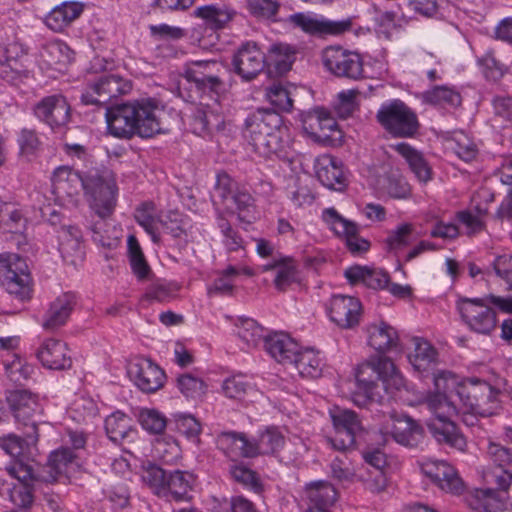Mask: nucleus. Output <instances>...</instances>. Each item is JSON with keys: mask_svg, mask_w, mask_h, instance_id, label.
Returning a JSON list of instances; mask_svg holds the SVG:
<instances>
[{"mask_svg": "<svg viewBox=\"0 0 512 512\" xmlns=\"http://www.w3.org/2000/svg\"><path fill=\"white\" fill-rule=\"evenodd\" d=\"M459 379L449 371H440L434 375L435 392L429 393L424 401L434 419L427 421V427L435 440L450 448L464 452L467 441L459 431L451 417L458 414L461 408L458 403L463 400L459 389L465 387Z\"/></svg>", "mask_w": 512, "mask_h": 512, "instance_id": "obj_1", "label": "nucleus"}, {"mask_svg": "<svg viewBox=\"0 0 512 512\" xmlns=\"http://www.w3.org/2000/svg\"><path fill=\"white\" fill-rule=\"evenodd\" d=\"M162 110L152 99L117 104L106 108V123L111 135L130 139L134 135L150 138L162 132Z\"/></svg>", "mask_w": 512, "mask_h": 512, "instance_id": "obj_2", "label": "nucleus"}, {"mask_svg": "<svg viewBox=\"0 0 512 512\" xmlns=\"http://www.w3.org/2000/svg\"><path fill=\"white\" fill-rule=\"evenodd\" d=\"M358 389L363 392L362 401L355 399L359 405L373 406L384 401L380 390L393 393L404 386V379L395 364L386 357H380L375 363L361 366L356 373Z\"/></svg>", "mask_w": 512, "mask_h": 512, "instance_id": "obj_3", "label": "nucleus"}, {"mask_svg": "<svg viewBox=\"0 0 512 512\" xmlns=\"http://www.w3.org/2000/svg\"><path fill=\"white\" fill-rule=\"evenodd\" d=\"M285 130L279 113L271 109H257L245 120L244 137L256 153L269 157L282 149Z\"/></svg>", "mask_w": 512, "mask_h": 512, "instance_id": "obj_4", "label": "nucleus"}, {"mask_svg": "<svg viewBox=\"0 0 512 512\" xmlns=\"http://www.w3.org/2000/svg\"><path fill=\"white\" fill-rule=\"evenodd\" d=\"M376 119L389 134L398 138H411L420 127L416 113L399 99L382 104Z\"/></svg>", "mask_w": 512, "mask_h": 512, "instance_id": "obj_5", "label": "nucleus"}, {"mask_svg": "<svg viewBox=\"0 0 512 512\" xmlns=\"http://www.w3.org/2000/svg\"><path fill=\"white\" fill-rule=\"evenodd\" d=\"M488 295L483 298L459 297L456 309L469 331L480 335H490L496 328L497 315L489 306Z\"/></svg>", "mask_w": 512, "mask_h": 512, "instance_id": "obj_6", "label": "nucleus"}, {"mask_svg": "<svg viewBox=\"0 0 512 512\" xmlns=\"http://www.w3.org/2000/svg\"><path fill=\"white\" fill-rule=\"evenodd\" d=\"M90 209L98 217H110L116 206L117 186L110 174L97 171L86 174L84 192Z\"/></svg>", "mask_w": 512, "mask_h": 512, "instance_id": "obj_7", "label": "nucleus"}, {"mask_svg": "<svg viewBox=\"0 0 512 512\" xmlns=\"http://www.w3.org/2000/svg\"><path fill=\"white\" fill-rule=\"evenodd\" d=\"M459 394L463 398L459 403L462 404L464 412L489 417L497 414L500 408L498 390L485 381L471 380L459 389Z\"/></svg>", "mask_w": 512, "mask_h": 512, "instance_id": "obj_8", "label": "nucleus"}, {"mask_svg": "<svg viewBox=\"0 0 512 512\" xmlns=\"http://www.w3.org/2000/svg\"><path fill=\"white\" fill-rule=\"evenodd\" d=\"M30 274L26 261L18 254H0V284L5 290L20 299L30 297Z\"/></svg>", "mask_w": 512, "mask_h": 512, "instance_id": "obj_9", "label": "nucleus"}, {"mask_svg": "<svg viewBox=\"0 0 512 512\" xmlns=\"http://www.w3.org/2000/svg\"><path fill=\"white\" fill-rule=\"evenodd\" d=\"M322 63L325 69L338 78L360 80L364 76L362 56L341 46H329L322 51Z\"/></svg>", "mask_w": 512, "mask_h": 512, "instance_id": "obj_10", "label": "nucleus"}, {"mask_svg": "<svg viewBox=\"0 0 512 512\" xmlns=\"http://www.w3.org/2000/svg\"><path fill=\"white\" fill-rule=\"evenodd\" d=\"M224 66L216 60H198L186 64L184 78L193 83L196 89L202 93L218 94L224 89L222 75Z\"/></svg>", "mask_w": 512, "mask_h": 512, "instance_id": "obj_11", "label": "nucleus"}, {"mask_svg": "<svg viewBox=\"0 0 512 512\" xmlns=\"http://www.w3.org/2000/svg\"><path fill=\"white\" fill-rule=\"evenodd\" d=\"M330 417L335 430L334 437L329 439L332 446L341 451L354 447L365 432L358 415L352 410L336 407L330 410Z\"/></svg>", "mask_w": 512, "mask_h": 512, "instance_id": "obj_12", "label": "nucleus"}, {"mask_svg": "<svg viewBox=\"0 0 512 512\" xmlns=\"http://www.w3.org/2000/svg\"><path fill=\"white\" fill-rule=\"evenodd\" d=\"M5 470L11 478L17 480L12 487L7 488L10 500L21 509H26L33 502L34 482H41L35 464L18 460L13 465H7Z\"/></svg>", "mask_w": 512, "mask_h": 512, "instance_id": "obj_13", "label": "nucleus"}, {"mask_svg": "<svg viewBox=\"0 0 512 512\" xmlns=\"http://www.w3.org/2000/svg\"><path fill=\"white\" fill-rule=\"evenodd\" d=\"M287 21L302 32L316 37L326 35L339 36L350 31L352 28L351 19L333 21L302 12L290 15Z\"/></svg>", "mask_w": 512, "mask_h": 512, "instance_id": "obj_14", "label": "nucleus"}, {"mask_svg": "<svg viewBox=\"0 0 512 512\" xmlns=\"http://www.w3.org/2000/svg\"><path fill=\"white\" fill-rule=\"evenodd\" d=\"M215 195L223 204H234L240 221L243 220V213H249L254 209V198L250 192L224 171L217 174Z\"/></svg>", "mask_w": 512, "mask_h": 512, "instance_id": "obj_15", "label": "nucleus"}, {"mask_svg": "<svg viewBox=\"0 0 512 512\" xmlns=\"http://www.w3.org/2000/svg\"><path fill=\"white\" fill-rule=\"evenodd\" d=\"M131 85L118 75H104L92 84L81 96L85 105L103 106L113 98L126 94L130 91Z\"/></svg>", "mask_w": 512, "mask_h": 512, "instance_id": "obj_16", "label": "nucleus"}, {"mask_svg": "<svg viewBox=\"0 0 512 512\" xmlns=\"http://www.w3.org/2000/svg\"><path fill=\"white\" fill-rule=\"evenodd\" d=\"M324 222L339 237H343L346 246L352 254L368 251L370 243L359 236L358 225L341 216L335 208H327L322 213Z\"/></svg>", "mask_w": 512, "mask_h": 512, "instance_id": "obj_17", "label": "nucleus"}, {"mask_svg": "<svg viewBox=\"0 0 512 512\" xmlns=\"http://www.w3.org/2000/svg\"><path fill=\"white\" fill-rule=\"evenodd\" d=\"M232 65L242 80L251 81L266 67V56L255 42H246L234 54Z\"/></svg>", "mask_w": 512, "mask_h": 512, "instance_id": "obj_18", "label": "nucleus"}, {"mask_svg": "<svg viewBox=\"0 0 512 512\" xmlns=\"http://www.w3.org/2000/svg\"><path fill=\"white\" fill-rule=\"evenodd\" d=\"M70 105L62 94L43 97L33 107L34 115L52 129L65 126L70 120Z\"/></svg>", "mask_w": 512, "mask_h": 512, "instance_id": "obj_19", "label": "nucleus"}, {"mask_svg": "<svg viewBox=\"0 0 512 512\" xmlns=\"http://www.w3.org/2000/svg\"><path fill=\"white\" fill-rule=\"evenodd\" d=\"M7 401L16 421L30 429L26 437L37 441V426L33 419L39 408L37 398L26 390H14L7 396Z\"/></svg>", "mask_w": 512, "mask_h": 512, "instance_id": "obj_20", "label": "nucleus"}, {"mask_svg": "<svg viewBox=\"0 0 512 512\" xmlns=\"http://www.w3.org/2000/svg\"><path fill=\"white\" fill-rule=\"evenodd\" d=\"M328 311L330 320L337 326L352 329L360 322L362 305L355 297L335 295L330 300Z\"/></svg>", "mask_w": 512, "mask_h": 512, "instance_id": "obj_21", "label": "nucleus"}, {"mask_svg": "<svg viewBox=\"0 0 512 512\" xmlns=\"http://www.w3.org/2000/svg\"><path fill=\"white\" fill-rule=\"evenodd\" d=\"M302 115L303 129L311 138L318 141L336 140V133L341 137L336 120L325 109L316 108Z\"/></svg>", "mask_w": 512, "mask_h": 512, "instance_id": "obj_22", "label": "nucleus"}, {"mask_svg": "<svg viewBox=\"0 0 512 512\" xmlns=\"http://www.w3.org/2000/svg\"><path fill=\"white\" fill-rule=\"evenodd\" d=\"M128 374L136 386L145 393L159 390L165 381L164 371L148 359H140L131 363Z\"/></svg>", "mask_w": 512, "mask_h": 512, "instance_id": "obj_23", "label": "nucleus"}, {"mask_svg": "<svg viewBox=\"0 0 512 512\" xmlns=\"http://www.w3.org/2000/svg\"><path fill=\"white\" fill-rule=\"evenodd\" d=\"M421 470L443 491L457 494L463 489L462 480L457 472L445 461L427 460L422 463Z\"/></svg>", "mask_w": 512, "mask_h": 512, "instance_id": "obj_24", "label": "nucleus"}, {"mask_svg": "<svg viewBox=\"0 0 512 512\" xmlns=\"http://www.w3.org/2000/svg\"><path fill=\"white\" fill-rule=\"evenodd\" d=\"M42 365L51 370H64L72 365L66 343L57 339L46 340L37 352Z\"/></svg>", "mask_w": 512, "mask_h": 512, "instance_id": "obj_25", "label": "nucleus"}, {"mask_svg": "<svg viewBox=\"0 0 512 512\" xmlns=\"http://www.w3.org/2000/svg\"><path fill=\"white\" fill-rule=\"evenodd\" d=\"M316 175L327 188L342 191L346 187V177L341 162L331 155H323L316 161Z\"/></svg>", "mask_w": 512, "mask_h": 512, "instance_id": "obj_26", "label": "nucleus"}, {"mask_svg": "<svg viewBox=\"0 0 512 512\" xmlns=\"http://www.w3.org/2000/svg\"><path fill=\"white\" fill-rule=\"evenodd\" d=\"M308 508L305 512H329L338 498L335 487L327 481H317L307 485L305 490Z\"/></svg>", "mask_w": 512, "mask_h": 512, "instance_id": "obj_27", "label": "nucleus"}, {"mask_svg": "<svg viewBox=\"0 0 512 512\" xmlns=\"http://www.w3.org/2000/svg\"><path fill=\"white\" fill-rule=\"evenodd\" d=\"M265 350L277 362L291 364L299 350L298 344L286 333L276 332L264 338Z\"/></svg>", "mask_w": 512, "mask_h": 512, "instance_id": "obj_28", "label": "nucleus"}, {"mask_svg": "<svg viewBox=\"0 0 512 512\" xmlns=\"http://www.w3.org/2000/svg\"><path fill=\"white\" fill-rule=\"evenodd\" d=\"M76 454L68 447H61L53 451L42 467L41 471L36 472L41 482H54L66 472L67 468L73 464Z\"/></svg>", "mask_w": 512, "mask_h": 512, "instance_id": "obj_29", "label": "nucleus"}, {"mask_svg": "<svg viewBox=\"0 0 512 512\" xmlns=\"http://www.w3.org/2000/svg\"><path fill=\"white\" fill-rule=\"evenodd\" d=\"M83 12V4L65 1L54 7L45 17L46 26L54 32H62Z\"/></svg>", "mask_w": 512, "mask_h": 512, "instance_id": "obj_30", "label": "nucleus"}, {"mask_svg": "<svg viewBox=\"0 0 512 512\" xmlns=\"http://www.w3.org/2000/svg\"><path fill=\"white\" fill-rule=\"evenodd\" d=\"M75 306V297L70 293H64L57 297L51 304L45 314L43 328L46 330H55L63 326Z\"/></svg>", "mask_w": 512, "mask_h": 512, "instance_id": "obj_31", "label": "nucleus"}, {"mask_svg": "<svg viewBox=\"0 0 512 512\" xmlns=\"http://www.w3.org/2000/svg\"><path fill=\"white\" fill-rule=\"evenodd\" d=\"M216 443L217 447L232 460L240 457H254L251 441L244 434L223 432L218 435Z\"/></svg>", "mask_w": 512, "mask_h": 512, "instance_id": "obj_32", "label": "nucleus"}, {"mask_svg": "<svg viewBox=\"0 0 512 512\" xmlns=\"http://www.w3.org/2000/svg\"><path fill=\"white\" fill-rule=\"evenodd\" d=\"M39 57L48 68L60 71L72 61L73 52L64 42L54 40L41 46Z\"/></svg>", "mask_w": 512, "mask_h": 512, "instance_id": "obj_33", "label": "nucleus"}, {"mask_svg": "<svg viewBox=\"0 0 512 512\" xmlns=\"http://www.w3.org/2000/svg\"><path fill=\"white\" fill-rule=\"evenodd\" d=\"M53 185L57 191L72 197L77 195L81 189L85 191L86 175L82 176L68 166H61L53 173Z\"/></svg>", "mask_w": 512, "mask_h": 512, "instance_id": "obj_34", "label": "nucleus"}, {"mask_svg": "<svg viewBox=\"0 0 512 512\" xmlns=\"http://www.w3.org/2000/svg\"><path fill=\"white\" fill-rule=\"evenodd\" d=\"M290 365L296 368L300 376L315 379L322 375L325 364L319 351L313 348H299Z\"/></svg>", "mask_w": 512, "mask_h": 512, "instance_id": "obj_35", "label": "nucleus"}, {"mask_svg": "<svg viewBox=\"0 0 512 512\" xmlns=\"http://www.w3.org/2000/svg\"><path fill=\"white\" fill-rule=\"evenodd\" d=\"M345 277L351 284L362 282L372 289H383L389 283V276L384 271L363 266L349 267L345 271Z\"/></svg>", "mask_w": 512, "mask_h": 512, "instance_id": "obj_36", "label": "nucleus"}, {"mask_svg": "<svg viewBox=\"0 0 512 512\" xmlns=\"http://www.w3.org/2000/svg\"><path fill=\"white\" fill-rule=\"evenodd\" d=\"M507 500L508 495L505 492L493 488L477 489L470 505L483 512H499L506 509Z\"/></svg>", "mask_w": 512, "mask_h": 512, "instance_id": "obj_37", "label": "nucleus"}, {"mask_svg": "<svg viewBox=\"0 0 512 512\" xmlns=\"http://www.w3.org/2000/svg\"><path fill=\"white\" fill-rule=\"evenodd\" d=\"M395 441L407 447L418 446L423 438V428L411 417H405L397 421L392 430Z\"/></svg>", "mask_w": 512, "mask_h": 512, "instance_id": "obj_38", "label": "nucleus"}, {"mask_svg": "<svg viewBox=\"0 0 512 512\" xmlns=\"http://www.w3.org/2000/svg\"><path fill=\"white\" fill-rule=\"evenodd\" d=\"M367 332L368 344L378 352L391 350L398 343L397 331L387 323L370 325Z\"/></svg>", "mask_w": 512, "mask_h": 512, "instance_id": "obj_39", "label": "nucleus"}, {"mask_svg": "<svg viewBox=\"0 0 512 512\" xmlns=\"http://www.w3.org/2000/svg\"><path fill=\"white\" fill-rule=\"evenodd\" d=\"M109 217H98L89 225L92 233V240L99 246L113 249L118 246L120 232L115 225L108 221Z\"/></svg>", "mask_w": 512, "mask_h": 512, "instance_id": "obj_40", "label": "nucleus"}, {"mask_svg": "<svg viewBox=\"0 0 512 512\" xmlns=\"http://www.w3.org/2000/svg\"><path fill=\"white\" fill-rule=\"evenodd\" d=\"M394 149L405 158L411 171L419 181L425 183L431 179V168L419 151L407 143H399L394 146Z\"/></svg>", "mask_w": 512, "mask_h": 512, "instance_id": "obj_41", "label": "nucleus"}, {"mask_svg": "<svg viewBox=\"0 0 512 512\" xmlns=\"http://www.w3.org/2000/svg\"><path fill=\"white\" fill-rule=\"evenodd\" d=\"M194 15L204 20L211 29H221L230 22L235 12L227 5L210 4L198 7Z\"/></svg>", "mask_w": 512, "mask_h": 512, "instance_id": "obj_42", "label": "nucleus"}, {"mask_svg": "<svg viewBox=\"0 0 512 512\" xmlns=\"http://www.w3.org/2000/svg\"><path fill=\"white\" fill-rule=\"evenodd\" d=\"M295 49L288 44H273L266 56V66L273 67L275 73L285 74L295 61Z\"/></svg>", "mask_w": 512, "mask_h": 512, "instance_id": "obj_43", "label": "nucleus"}, {"mask_svg": "<svg viewBox=\"0 0 512 512\" xmlns=\"http://www.w3.org/2000/svg\"><path fill=\"white\" fill-rule=\"evenodd\" d=\"M262 270L275 271L274 285L279 291H285L292 283L297 281V269L291 259H275L272 263L263 265Z\"/></svg>", "mask_w": 512, "mask_h": 512, "instance_id": "obj_44", "label": "nucleus"}, {"mask_svg": "<svg viewBox=\"0 0 512 512\" xmlns=\"http://www.w3.org/2000/svg\"><path fill=\"white\" fill-rule=\"evenodd\" d=\"M105 430L114 443H120L135 433L131 418L120 411L112 413L105 419Z\"/></svg>", "mask_w": 512, "mask_h": 512, "instance_id": "obj_45", "label": "nucleus"}, {"mask_svg": "<svg viewBox=\"0 0 512 512\" xmlns=\"http://www.w3.org/2000/svg\"><path fill=\"white\" fill-rule=\"evenodd\" d=\"M134 218L136 222L151 236L153 242H159L158 226L162 223V218L158 214L155 205L152 202H145L135 210Z\"/></svg>", "mask_w": 512, "mask_h": 512, "instance_id": "obj_46", "label": "nucleus"}, {"mask_svg": "<svg viewBox=\"0 0 512 512\" xmlns=\"http://www.w3.org/2000/svg\"><path fill=\"white\" fill-rule=\"evenodd\" d=\"M192 476L188 473L176 470L169 474L166 481V496L175 501L188 500L189 492L192 489Z\"/></svg>", "mask_w": 512, "mask_h": 512, "instance_id": "obj_47", "label": "nucleus"}, {"mask_svg": "<svg viewBox=\"0 0 512 512\" xmlns=\"http://www.w3.org/2000/svg\"><path fill=\"white\" fill-rule=\"evenodd\" d=\"M26 54L18 43L9 44L5 50V60L0 62V77L7 81H15L23 72V65L18 61V52Z\"/></svg>", "mask_w": 512, "mask_h": 512, "instance_id": "obj_48", "label": "nucleus"}, {"mask_svg": "<svg viewBox=\"0 0 512 512\" xmlns=\"http://www.w3.org/2000/svg\"><path fill=\"white\" fill-rule=\"evenodd\" d=\"M284 445V437L276 428H268L251 441L254 456L258 454H274Z\"/></svg>", "mask_w": 512, "mask_h": 512, "instance_id": "obj_49", "label": "nucleus"}, {"mask_svg": "<svg viewBox=\"0 0 512 512\" xmlns=\"http://www.w3.org/2000/svg\"><path fill=\"white\" fill-rule=\"evenodd\" d=\"M296 88L285 86L281 83H274L266 90V97L269 102L283 112H290L293 108V96Z\"/></svg>", "mask_w": 512, "mask_h": 512, "instance_id": "obj_50", "label": "nucleus"}, {"mask_svg": "<svg viewBox=\"0 0 512 512\" xmlns=\"http://www.w3.org/2000/svg\"><path fill=\"white\" fill-rule=\"evenodd\" d=\"M423 102L431 105L456 107L461 104L460 94L448 86H434L422 94Z\"/></svg>", "mask_w": 512, "mask_h": 512, "instance_id": "obj_51", "label": "nucleus"}, {"mask_svg": "<svg viewBox=\"0 0 512 512\" xmlns=\"http://www.w3.org/2000/svg\"><path fill=\"white\" fill-rule=\"evenodd\" d=\"M35 442L36 441H32L28 437L27 440H24L17 435L9 434L0 439V447L14 459L10 465H13L18 460L34 464V462L27 457L26 453L29 450V443Z\"/></svg>", "mask_w": 512, "mask_h": 512, "instance_id": "obj_52", "label": "nucleus"}, {"mask_svg": "<svg viewBox=\"0 0 512 512\" xmlns=\"http://www.w3.org/2000/svg\"><path fill=\"white\" fill-rule=\"evenodd\" d=\"M237 334L248 347L257 346L264 336V329L254 319L239 317L235 323Z\"/></svg>", "mask_w": 512, "mask_h": 512, "instance_id": "obj_53", "label": "nucleus"}, {"mask_svg": "<svg viewBox=\"0 0 512 512\" xmlns=\"http://www.w3.org/2000/svg\"><path fill=\"white\" fill-rule=\"evenodd\" d=\"M240 270L234 266H228L225 270L218 274V277L214 280L213 284L208 288V294L220 295V296H231L234 292V281L239 275Z\"/></svg>", "mask_w": 512, "mask_h": 512, "instance_id": "obj_54", "label": "nucleus"}, {"mask_svg": "<svg viewBox=\"0 0 512 512\" xmlns=\"http://www.w3.org/2000/svg\"><path fill=\"white\" fill-rule=\"evenodd\" d=\"M177 387L179 391L189 399H201L207 390L205 382L192 374H182L177 377Z\"/></svg>", "mask_w": 512, "mask_h": 512, "instance_id": "obj_55", "label": "nucleus"}, {"mask_svg": "<svg viewBox=\"0 0 512 512\" xmlns=\"http://www.w3.org/2000/svg\"><path fill=\"white\" fill-rule=\"evenodd\" d=\"M435 349L424 340L415 342L414 352L409 355V361L416 370H426L428 366L435 360Z\"/></svg>", "mask_w": 512, "mask_h": 512, "instance_id": "obj_56", "label": "nucleus"}, {"mask_svg": "<svg viewBox=\"0 0 512 512\" xmlns=\"http://www.w3.org/2000/svg\"><path fill=\"white\" fill-rule=\"evenodd\" d=\"M216 224L222 234V242L228 251H237L243 248L242 237L222 214L217 216Z\"/></svg>", "mask_w": 512, "mask_h": 512, "instance_id": "obj_57", "label": "nucleus"}, {"mask_svg": "<svg viewBox=\"0 0 512 512\" xmlns=\"http://www.w3.org/2000/svg\"><path fill=\"white\" fill-rule=\"evenodd\" d=\"M167 477L165 470L156 465H149L142 474L143 482L158 495L166 493Z\"/></svg>", "mask_w": 512, "mask_h": 512, "instance_id": "obj_58", "label": "nucleus"}, {"mask_svg": "<svg viewBox=\"0 0 512 512\" xmlns=\"http://www.w3.org/2000/svg\"><path fill=\"white\" fill-rule=\"evenodd\" d=\"M178 286L173 283L156 282L151 284L142 300L164 302L168 301L176 295Z\"/></svg>", "mask_w": 512, "mask_h": 512, "instance_id": "obj_59", "label": "nucleus"}, {"mask_svg": "<svg viewBox=\"0 0 512 512\" xmlns=\"http://www.w3.org/2000/svg\"><path fill=\"white\" fill-rule=\"evenodd\" d=\"M414 226L411 223H404L391 231L386 239V243L390 250L401 249L409 245L412 241Z\"/></svg>", "mask_w": 512, "mask_h": 512, "instance_id": "obj_60", "label": "nucleus"}, {"mask_svg": "<svg viewBox=\"0 0 512 512\" xmlns=\"http://www.w3.org/2000/svg\"><path fill=\"white\" fill-rule=\"evenodd\" d=\"M358 95L359 91L356 89L344 90L338 94L334 108L339 117L345 119L355 111L357 107L356 98Z\"/></svg>", "mask_w": 512, "mask_h": 512, "instance_id": "obj_61", "label": "nucleus"}, {"mask_svg": "<svg viewBox=\"0 0 512 512\" xmlns=\"http://www.w3.org/2000/svg\"><path fill=\"white\" fill-rule=\"evenodd\" d=\"M140 423L142 427L154 434L164 431L167 421L166 418L156 410H143L140 413Z\"/></svg>", "mask_w": 512, "mask_h": 512, "instance_id": "obj_62", "label": "nucleus"}, {"mask_svg": "<svg viewBox=\"0 0 512 512\" xmlns=\"http://www.w3.org/2000/svg\"><path fill=\"white\" fill-rule=\"evenodd\" d=\"M230 474L236 482L241 483L254 491H259L261 488V484L259 483L255 472L243 465H231Z\"/></svg>", "mask_w": 512, "mask_h": 512, "instance_id": "obj_63", "label": "nucleus"}, {"mask_svg": "<svg viewBox=\"0 0 512 512\" xmlns=\"http://www.w3.org/2000/svg\"><path fill=\"white\" fill-rule=\"evenodd\" d=\"M487 456L499 468L512 462V449L499 443L489 442L486 449Z\"/></svg>", "mask_w": 512, "mask_h": 512, "instance_id": "obj_64", "label": "nucleus"}]
</instances>
